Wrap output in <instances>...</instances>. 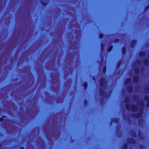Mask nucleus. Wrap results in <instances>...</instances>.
<instances>
[{
	"mask_svg": "<svg viewBox=\"0 0 149 149\" xmlns=\"http://www.w3.org/2000/svg\"><path fill=\"white\" fill-rule=\"evenodd\" d=\"M132 110L134 111H136L137 109V107L135 105H133L131 107Z\"/></svg>",
	"mask_w": 149,
	"mask_h": 149,
	"instance_id": "f257e3e1",
	"label": "nucleus"
},
{
	"mask_svg": "<svg viewBox=\"0 0 149 149\" xmlns=\"http://www.w3.org/2000/svg\"><path fill=\"white\" fill-rule=\"evenodd\" d=\"M100 83L101 86H103L104 84H105V81L104 79H101L100 81Z\"/></svg>",
	"mask_w": 149,
	"mask_h": 149,
	"instance_id": "f03ea898",
	"label": "nucleus"
},
{
	"mask_svg": "<svg viewBox=\"0 0 149 149\" xmlns=\"http://www.w3.org/2000/svg\"><path fill=\"white\" fill-rule=\"evenodd\" d=\"M130 79H128L125 81V83L126 84H129L130 82Z\"/></svg>",
	"mask_w": 149,
	"mask_h": 149,
	"instance_id": "7ed1b4c3",
	"label": "nucleus"
},
{
	"mask_svg": "<svg viewBox=\"0 0 149 149\" xmlns=\"http://www.w3.org/2000/svg\"><path fill=\"white\" fill-rule=\"evenodd\" d=\"M145 54V53L143 52H141L139 53V55L141 56H144Z\"/></svg>",
	"mask_w": 149,
	"mask_h": 149,
	"instance_id": "20e7f679",
	"label": "nucleus"
},
{
	"mask_svg": "<svg viewBox=\"0 0 149 149\" xmlns=\"http://www.w3.org/2000/svg\"><path fill=\"white\" fill-rule=\"evenodd\" d=\"M144 98L145 100H147L149 99V97L148 96H146Z\"/></svg>",
	"mask_w": 149,
	"mask_h": 149,
	"instance_id": "39448f33",
	"label": "nucleus"
},
{
	"mask_svg": "<svg viewBox=\"0 0 149 149\" xmlns=\"http://www.w3.org/2000/svg\"><path fill=\"white\" fill-rule=\"evenodd\" d=\"M138 72H139V70L138 69H137L136 70H135V73H136V74H137L138 73Z\"/></svg>",
	"mask_w": 149,
	"mask_h": 149,
	"instance_id": "423d86ee",
	"label": "nucleus"
},
{
	"mask_svg": "<svg viewBox=\"0 0 149 149\" xmlns=\"http://www.w3.org/2000/svg\"><path fill=\"white\" fill-rule=\"evenodd\" d=\"M84 86L85 88H86L87 86V84L86 83H85L84 84Z\"/></svg>",
	"mask_w": 149,
	"mask_h": 149,
	"instance_id": "0eeeda50",
	"label": "nucleus"
},
{
	"mask_svg": "<svg viewBox=\"0 0 149 149\" xmlns=\"http://www.w3.org/2000/svg\"><path fill=\"white\" fill-rule=\"evenodd\" d=\"M125 48H123V49H122V51H123V53H124V52H125Z\"/></svg>",
	"mask_w": 149,
	"mask_h": 149,
	"instance_id": "6e6552de",
	"label": "nucleus"
},
{
	"mask_svg": "<svg viewBox=\"0 0 149 149\" xmlns=\"http://www.w3.org/2000/svg\"><path fill=\"white\" fill-rule=\"evenodd\" d=\"M102 36L103 35H102V34H100L99 35V37L100 38H101Z\"/></svg>",
	"mask_w": 149,
	"mask_h": 149,
	"instance_id": "1a4fd4ad",
	"label": "nucleus"
},
{
	"mask_svg": "<svg viewBox=\"0 0 149 149\" xmlns=\"http://www.w3.org/2000/svg\"><path fill=\"white\" fill-rule=\"evenodd\" d=\"M147 106H149V101L148 102L147 104Z\"/></svg>",
	"mask_w": 149,
	"mask_h": 149,
	"instance_id": "9d476101",
	"label": "nucleus"
},
{
	"mask_svg": "<svg viewBox=\"0 0 149 149\" xmlns=\"http://www.w3.org/2000/svg\"><path fill=\"white\" fill-rule=\"evenodd\" d=\"M103 71H104V73L105 71V67L104 68Z\"/></svg>",
	"mask_w": 149,
	"mask_h": 149,
	"instance_id": "9b49d317",
	"label": "nucleus"
},
{
	"mask_svg": "<svg viewBox=\"0 0 149 149\" xmlns=\"http://www.w3.org/2000/svg\"><path fill=\"white\" fill-rule=\"evenodd\" d=\"M127 147V145L126 144L125 145L124 148H126Z\"/></svg>",
	"mask_w": 149,
	"mask_h": 149,
	"instance_id": "f8f14e48",
	"label": "nucleus"
},
{
	"mask_svg": "<svg viewBox=\"0 0 149 149\" xmlns=\"http://www.w3.org/2000/svg\"><path fill=\"white\" fill-rule=\"evenodd\" d=\"M126 107L127 108V109H129L128 108V107H127V105L126 106Z\"/></svg>",
	"mask_w": 149,
	"mask_h": 149,
	"instance_id": "ddd939ff",
	"label": "nucleus"
},
{
	"mask_svg": "<svg viewBox=\"0 0 149 149\" xmlns=\"http://www.w3.org/2000/svg\"><path fill=\"white\" fill-rule=\"evenodd\" d=\"M3 118H0V120L1 121H3Z\"/></svg>",
	"mask_w": 149,
	"mask_h": 149,
	"instance_id": "4468645a",
	"label": "nucleus"
},
{
	"mask_svg": "<svg viewBox=\"0 0 149 149\" xmlns=\"http://www.w3.org/2000/svg\"><path fill=\"white\" fill-rule=\"evenodd\" d=\"M118 39L116 40V42H118Z\"/></svg>",
	"mask_w": 149,
	"mask_h": 149,
	"instance_id": "2eb2a0df",
	"label": "nucleus"
},
{
	"mask_svg": "<svg viewBox=\"0 0 149 149\" xmlns=\"http://www.w3.org/2000/svg\"><path fill=\"white\" fill-rule=\"evenodd\" d=\"M20 149H24L23 148H21Z\"/></svg>",
	"mask_w": 149,
	"mask_h": 149,
	"instance_id": "dca6fc26",
	"label": "nucleus"
},
{
	"mask_svg": "<svg viewBox=\"0 0 149 149\" xmlns=\"http://www.w3.org/2000/svg\"><path fill=\"white\" fill-rule=\"evenodd\" d=\"M45 5V4H43V5Z\"/></svg>",
	"mask_w": 149,
	"mask_h": 149,
	"instance_id": "f3484780",
	"label": "nucleus"
}]
</instances>
